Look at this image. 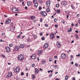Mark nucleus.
<instances>
[{
    "label": "nucleus",
    "mask_w": 80,
    "mask_h": 80,
    "mask_svg": "<svg viewBox=\"0 0 80 80\" xmlns=\"http://www.w3.org/2000/svg\"><path fill=\"white\" fill-rule=\"evenodd\" d=\"M68 17H69L68 15H67V16L66 17H67V18H68Z\"/></svg>",
    "instance_id": "obj_19"
},
{
    "label": "nucleus",
    "mask_w": 80,
    "mask_h": 80,
    "mask_svg": "<svg viewBox=\"0 0 80 80\" xmlns=\"http://www.w3.org/2000/svg\"><path fill=\"white\" fill-rule=\"evenodd\" d=\"M76 5H77V6L78 5V4L77 3Z\"/></svg>",
    "instance_id": "obj_27"
},
{
    "label": "nucleus",
    "mask_w": 80,
    "mask_h": 80,
    "mask_svg": "<svg viewBox=\"0 0 80 80\" xmlns=\"http://www.w3.org/2000/svg\"><path fill=\"white\" fill-rule=\"evenodd\" d=\"M24 8H25V9H26V10H27V6H26Z\"/></svg>",
    "instance_id": "obj_16"
},
{
    "label": "nucleus",
    "mask_w": 80,
    "mask_h": 80,
    "mask_svg": "<svg viewBox=\"0 0 80 80\" xmlns=\"http://www.w3.org/2000/svg\"><path fill=\"white\" fill-rule=\"evenodd\" d=\"M67 2L66 1H62V2L61 3V4L62 6H65L66 5H67Z\"/></svg>",
    "instance_id": "obj_3"
},
{
    "label": "nucleus",
    "mask_w": 80,
    "mask_h": 80,
    "mask_svg": "<svg viewBox=\"0 0 80 80\" xmlns=\"http://www.w3.org/2000/svg\"><path fill=\"white\" fill-rule=\"evenodd\" d=\"M33 3H36L37 2V0H33Z\"/></svg>",
    "instance_id": "obj_9"
},
{
    "label": "nucleus",
    "mask_w": 80,
    "mask_h": 80,
    "mask_svg": "<svg viewBox=\"0 0 80 80\" xmlns=\"http://www.w3.org/2000/svg\"><path fill=\"white\" fill-rule=\"evenodd\" d=\"M41 13L43 17H46L47 16V13L45 11L41 12Z\"/></svg>",
    "instance_id": "obj_4"
},
{
    "label": "nucleus",
    "mask_w": 80,
    "mask_h": 80,
    "mask_svg": "<svg viewBox=\"0 0 80 80\" xmlns=\"http://www.w3.org/2000/svg\"><path fill=\"white\" fill-rule=\"evenodd\" d=\"M12 10L14 13H18V12H19V10L17 8L13 7L12 8Z\"/></svg>",
    "instance_id": "obj_1"
},
{
    "label": "nucleus",
    "mask_w": 80,
    "mask_h": 80,
    "mask_svg": "<svg viewBox=\"0 0 80 80\" xmlns=\"http://www.w3.org/2000/svg\"><path fill=\"white\" fill-rule=\"evenodd\" d=\"M24 3V2H22V4H23V3Z\"/></svg>",
    "instance_id": "obj_25"
},
{
    "label": "nucleus",
    "mask_w": 80,
    "mask_h": 80,
    "mask_svg": "<svg viewBox=\"0 0 80 80\" xmlns=\"http://www.w3.org/2000/svg\"><path fill=\"white\" fill-rule=\"evenodd\" d=\"M4 17H5V18H7V16L5 15H4Z\"/></svg>",
    "instance_id": "obj_15"
},
{
    "label": "nucleus",
    "mask_w": 80,
    "mask_h": 80,
    "mask_svg": "<svg viewBox=\"0 0 80 80\" xmlns=\"http://www.w3.org/2000/svg\"><path fill=\"white\" fill-rule=\"evenodd\" d=\"M71 7L72 9L73 10H74V9H75V7H74V6H73V5L72 4L71 5Z\"/></svg>",
    "instance_id": "obj_8"
},
{
    "label": "nucleus",
    "mask_w": 80,
    "mask_h": 80,
    "mask_svg": "<svg viewBox=\"0 0 80 80\" xmlns=\"http://www.w3.org/2000/svg\"><path fill=\"white\" fill-rule=\"evenodd\" d=\"M61 12V10L60 9L58 10L57 11V13H60Z\"/></svg>",
    "instance_id": "obj_11"
},
{
    "label": "nucleus",
    "mask_w": 80,
    "mask_h": 80,
    "mask_svg": "<svg viewBox=\"0 0 80 80\" xmlns=\"http://www.w3.org/2000/svg\"><path fill=\"white\" fill-rule=\"evenodd\" d=\"M27 3L28 6L29 7V6H30L32 5V2L31 1H28L27 2Z\"/></svg>",
    "instance_id": "obj_5"
},
{
    "label": "nucleus",
    "mask_w": 80,
    "mask_h": 80,
    "mask_svg": "<svg viewBox=\"0 0 80 80\" xmlns=\"http://www.w3.org/2000/svg\"><path fill=\"white\" fill-rule=\"evenodd\" d=\"M40 20H42V18H41Z\"/></svg>",
    "instance_id": "obj_24"
},
{
    "label": "nucleus",
    "mask_w": 80,
    "mask_h": 80,
    "mask_svg": "<svg viewBox=\"0 0 80 80\" xmlns=\"http://www.w3.org/2000/svg\"><path fill=\"white\" fill-rule=\"evenodd\" d=\"M46 11L48 12H49L50 11V9H49V8H47Z\"/></svg>",
    "instance_id": "obj_10"
},
{
    "label": "nucleus",
    "mask_w": 80,
    "mask_h": 80,
    "mask_svg": "<svg viewBox=\"0 0 80 80\" xmlns=\"http://www.w3.org/2000/svg\"><path fill=\"white\" fill-rule=\"evenodd\" d=\"M38 9H39V10H41V9H42V8L41 7H39L38 8Z\"/></svg>",
    "instance_id": "obj_13"
},
{
    "label": "nucleus",
    "mask_w": 80,
    "mask_h": 80,
    "mask_svg": "<svg viewBox=\"0 0 80 80\" xmlns=\"http://www.w3.org/2000/svg\"><path fill=\"white\" fill-rule=\"evenodd\" d=\"M58 1H60V0H57Z\"/></svg>",
    "instance_id": "obj_28"
},
{
    "label": "nucleus",
    "mask_w": 80,
    "mask_h": 80,
    "mask_svg": "<svg viewBox=\"0 0 80 80\" xmlns=\"http://www.w3.org/2000/svg\"><path fill=\"white\" fill-rule=\"evenodd\" d=\"M51 1L50 0H49L46 2V5L47 7H49L50 6V3Z\"/></svg>",
    "instance_id": "obj_2"
},
{
    "label": "nucleus",
    "mask_w": 80,
    "mask_h": 80,
    "mask_svg": "<svg viewBox=\"0 0 80 80\" xmlns=\"http://www.w3.org/2000/svg\"><path fill=\"white\" fill-rule=\"evenodd\" d=\"M34 7H38V2H37L36 3H34Z\"/></svg>",
    "instance_id": "obj_7"
},
{
    "label": "nucleus",
    "mask_w": 80,
    "mask_h": 80,
    "mask_svg": "<svg viewBox=\"0 0 80 80\" xmlns=\"http://www.w3.org/2000/svg\"><path fill=\"white\" fill-rule=\"evenodd\" d=\"M67 12H68V11H67V12L65 11L66 13H67Z\"/></svg>",
    "instance_id": "obj_22"
},
{
    "label": "nucleus",
    "mask_w": 80,
    "mask_h": 80,
    "mask_svg": "<svg viewBox=\"0 0 80 80\" xmlns=\"http://www.w3.org/2000/svg\"><path fill=\"white\" fill-rule=\"evenodd\" d=\"M7 20H11V19H10V18H8L7 19Z\"/></svg>",
    "instance_id": "obj_17"
},
{
    "label": "nucleus",
    "mask_w": 80,
    "mask_h": 80,
    "mask_svg": "<svg viewBox=\"0 0 80 80\" xmlns=\"http://www.w3.org/2000/svg\"><path fill=\"white\" fill-rule=\"evenodd\" d=\"M54 20H57V19L56 18H55Z\"/></svg>",
    "instance_id": "obj_21"
},
{
    "label": "nucleus",
    "mask_w": 80,
    "mask_h": 80,
    "mask_svg": "<svg viewBox=\"0 0 80 80\" xmlns=\"http://www.w3.org/2000/svg\"><path fill=\"white\" fill-rule=\"evenodd\" d=\"M56 7L58 8V7H59V4H57L56 5Z\"/></svg>",
    "instance_id": "obj_12"
},
{
    "label": "nucleus",
    "mask_w": 80,
    "mask_h": 80,
    "mask_svg": "<svg viewBox=\"0 0 80 80\" xmlns=\"http://www.w3.org/2000/svg\"><path fill=\"white\" fill-rule=\"evenodd\" d=\"M52 18H53V16H52Z\"/></svg>",
    "instance_id": "obj_23"
},
{
    "label": "nucleus",
    "mask_w": 80,
    "mask_h": 80,
    "mask_svg": "<svg viewBox=\"0 0 80 80\" xmlns=\"http://www.w3.org/2000/svg\"><path fill=\"white\" fill-rule=\"evenodd\" d=\"M36 18L34 16H32L31 17V20H34V19H36Z\"/></svg>",
    "instance_id": "obj_6"
},
{
    "label": "nucleus",
    "mask_w": 80,
    "mask_h": 80,
    "mask_svg": "<svg viewBox=\"0 0 80 80\" xmlns=\"http://www.w3.org/2000/svg\"><path fill=\"white\" fill-rule=\"evenodd\" d=\"M4 2H5V0H2Z\"/></svg>",
    "instance_id": "obj_26"
},
{
    "label": "nucleus",
    "mask_w": 80,
    "mask_h": 80,
    "mask_svg": "<svg viewBox=\"0 0 80 80\" xmlns=\"http://www.w3.org/2000/svg\"><path fill=\"white\" fill-rule=\"evenodd\" d=\"M23 0H20V2H23Z\"/></svg>",
    "instance_id": "obj_18"
},
{
    "label": "nucleus",
    "mask_w": 80,
    "mask_h": 80,
    "mask_svg": "<svg viewBox=\"0 0 80 80\" xmlns=\"http://www.w3.org/2000/svg\"><path fill=\"white\" fill-rule=\"evenodd\" d=\"M79 14H77L76 16L78 18L79 17Z\"/></svg>",
    "instance_id": "obj_14"
},
{
    "label": "nucleus",
    "mask_w": 80,
    "mask_h": 80,
    "mask_svg": "<svg viewBox=\"0 0 80 80\" xmlns=\"http://www.w3.org/2000/svg\"><path fill=\"white\" fill-rule=\"evenodd\" d=\"M45 8L44 7H43V8Z\"/></svg>",
    "instance_id": "obj_29"
},
{
    "label": "nucleus",
    "mask_w": 80,
    "mask_h": 80,
    "mask_svg": "<svg viewBox=\"0 0 80 80\" xmlns=\"http://www.w3.org/2000/svg\"><path fill=\"white\" fill-rule=\"evenodd\" d=\"M17 15H18V14H15V16H17Z\"/></svg>",
    "instance_id": "obj_20"
}]
</instances>
